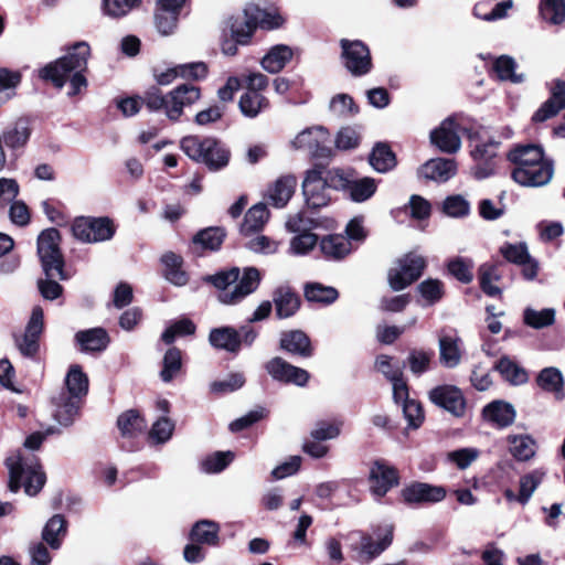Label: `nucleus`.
Masks as SVG:
<instances>
[{"label": "nucleus", "instance_id": "c9c22d12", "mask_svg": "<svg viewBox=\"0 0 565 565\" xmlns=\"http://www.w3.org/2000/svg\"><path fill=\"white\" fill-rule=\"evenodd\" d=\"M508 159L514 164V168H526L545 158L542 147L537 145H519L508 153Z\"/></svg>", "mask_w": 565, "mask_h": 565}, {"label": "nucleus", "instance_id": "69168bd1", "mask_svg": "<svg viewBox=\"0 0 565 565\" xmlns=\"http://www.w3.org/2000/svg\"><path fill=\"white\" fill-rule=\"evenodd\" d=\"M427 305H434L444 296V284L438 279H426L417 287Z\"/></svg>", "mask_w": 565, "mask_h": 565}, {"label": "nucleus", "instance_id": "7c9ffc66", "mask_svg": "<svg viewBox=\"0 0 565 565\" xmlns=\"http://www.w3.org/2000/svg\"><path fill=\"white\" fill-rule=\"evenodd\" d=\"M340 178V185L345 186L350 193V198L354 202H364L372 198L377 189L376 181L373 178L364 177L358 180H345L340 173L335 171Z\"/></svg>", "mask_w": 565, "mask_h": 565}, {"label": "nucleus", "instance_id": "6e6d98bb", "mask_svg": "<svg viewBox=\"0 0 565 565\" xmlns=\"http://www.w3.org/2000/svg\"><path fill=\"white\" fill-rule=\"evenodd\" d=\"M544 477V472L541 470H533L530 473L524 475L520 479V492L518 494V502L526 504L531 499L534 491L541 484Z\"/></svg>", "mask_w": 565, "mask_h": 565}, {"label": "nucleus", "instance_id": "603ef678", "mask_svg": "<svg viewBox=\"0 0 565 565\" xmlns=\"http://www.w3.org/2000/svg\"><path fill=\"white\" fill-rule=\"evenodd\" d=\"M65 383L68 396L79 398L88 391V379L78 365L71 366Z\"/></svg>", "mask_w": 565, "mask_h": 565}, {"label": "nucleus", "instance_id": "c85d7f7f", "mask_svg": "<svg viewBox=\"0 0 565 565\" xmlns=\"http://www.w3.org/2000/svg\"><path fill=\"white\" fill-rule=\"evenodd\" d=\"M565 107V82L556 81L552 96L533 115L532 119L543 122Z\"/></svg>", "mask_w": 565, "mask_h": 565}, {"label": "nucleus", "instance_id": "a18cd8bd", "mask_svg": "<svg viewBox=\"0 0 565 565\" xmlns=\"http://www.w3.org/2000/svg\"><path fill=\"white\" fill-rule=\"evenodd\" d=\"M225 232L221 227H207L198 232L192 243L195 246H200L202 249L216 250L221 247Z\"/></svg>", "mask_w": 565, "mask_h": 565}, {"label": "nucleus", "instance_id": "ea45409f", "mask_svg": "<svg viewBox=\"0 0 565 565\" xmlns=\"http://www.w3.org/2000/svg\"><path fill=\"white\" fill-rule=\"evenodd\" d=\"M369 162L375 171L385 173L396 166V158L388 145L379 142L374 146Z\"/></svg>", "mask_w": 565, "mask_h": 565}, {"label": "nucleus", "instance_id": "58836bf2", "mask_svg": "<svg viewBox=\"0 0 565 565\" xmlns=\"http://www.w3.org/2000/svg\"><path fill=\"white\" fill-rule=\"evenodd\" d=\"M516 62L509 55H501L493 61L492 71L502 82H511L514 84L523 83L524 74L515 73Z\"/></svg>", "mask_w": 565, "mask_h": 565}, {"label": "nucleus", "instance_id": "8fccbe9b", "mask_svg": "<svg viewBox=\"0 0 565 565\" xmlns=\"http://www.w3.org/2000/svg\"><path fill=\"white\" fill-rule=\"evenodd\" d=\"M536 383L545 392L561 393L564 386V379L557 367L550 366L539 373Z\"/></svg>", "mask_w": 565, "mask_h": 565}, {"label": "nucleus", "instance_id": "393cba45", "mask_svg": "<svg viewBox=\"0 0 565 565\" xmlns=\"http://www.w3.org/2000/svg\"><path fill=\"white\" fill-rule=\"evenodd\" d=\"M319 249L328 260L339 262L349 256L352 250L351 242L341 234H329L319 241Z\"/></svg>", "mask_w": 565, "mask_h": 565}, {"label": "nucleus", "instance_id": "dca6fc26", "mask_svg": "<svg viewBox=\"0 0 565 565\" xmlns=\"http://www.w3.org/2000/svg\"><path fill=\"white\" fill-rule=\"evenodd\" d=\"M397 470L384 460H376L370 469L371 491L377 498L384 497L398 484Z\"/></svg>", "mask_w": 565, "mask_h": 565}, {"label": "nucleus", "instance_id": "4be33fe9", "mask_svg": "<svg viewBox=\"0 0 565 565\" xmlns=\"http://www.w3.org/2000/svg\"><path fill=\"white\" fill-rule=\"evenodd\" d=\"M457 173V163L454 159L436 158L425 162L418 174L435 182H446Z\"/></svg>", "mask_w": 565, "mask_h": 565}, {"label": "nucleus", "instance_id": "2eb2a0df", "mask_svg": "<svg viewBox=\"0 0 565 565\" xmlns=\"http://www.w3.org/2000/svg\"><path fill=\"white\" fill-rule=\"evenodd\" d=\"M459 131L460 126L452 118H446L437 128L431 130L430 141L445 153H456L461 148Z\"/></svg>", "mask_w": 565, "mask_h": 565}, {"label": "nucleus", "instance_id": "09e8293b", "mask_svg": "<svg viewBox=\"0 0 565 565\" xmlns=\"http://www.w3.org/2000/svg\"><path fill=\"white\" fill-rule=\"evenodd\" d=\"M473 260L468 257L457 256L447 263L449 274L462 284H469L473 280Z\"/></svg>", "mask_w": 565, "mask_h": 565}, {"label": "nucleus", "instance_id": "4c0bfd02", "mask_svg": "<svg viewBox=\"0 0 565 565\" xmlns=\"http://www.w3.org/2000/svg\"><path fill=\"white\" fill-rule=\"evenodd\" d=\"M210 343L217 349L237 352L241 347L239 333L231 327L213 329L209 337Z\"/></svg>", "mask_w": 565, "mask_h": 565}, {"label": "nucleus", "instance_id": "864d4df0", "mask_svg": "<svg viewBox=\"0 0 565 565\" xmlns=\"http://www.w3.org/2000/svg\"><path fill=\"white\" fill-rule=\"evenodd\" d=\"M523 322L533 329L550 327L555 322V310L552 308L542 310L526 308L523 312Z\"/></svg>", "mask_w": 565, "mask_h": 565}, {"label": "nucleus", "instance_id": "72a5a7b5", "mask_svg": "<svg viewBox=\"0 0 565 565\" xmlns=\"http://www.w3.org/2000/svg\"><path fill=\"white\" fill-rule=\"evenodd\" d=\"M294 51L286 44H277L273 46L262 58V67L270 73H279L292 58Z\"/></svg>", "mask_w": 565, "mask_h": 565}, {"label": "nucleus", "instance_id": "a211bd4d", "mask_svg": "<svg viewBox=\"0 0 565 565\" xmlns=\"http://www.w3.org/2000/svg\"><path fill=\"white\" fill-rule=\"evenodd\" d=\"M446 494L444 487L426 482H413L402 490V498L408 504L437 503L443 501Z\"/></svg>", "mask_w": 565, "mask_h": 565}, {"label": "nucleus", "instance_id": "de8ad7c7", "mask_svg": "<svg viewBox=\"0 0 565 565\" xmlns=\"http://www.w3.org/2000/svg\"><path fill=\"white\" fill-rule=\"evenodd\" d=\"M495 370L513 385H521L527 382L526 371L507 356L501 358L497 362Z\"/></svg>", "mask_w": 565, "mask_h": 565}, {"label": "nucleus", "instance_id": "aec40b11", "mask_svg": "<svg viewBox=\"0 0 565 565\" xmlns=\"http://www.w3.org/2000/svg\"><path fill=\"white\" fill-rule=\"evenodd\" d=\"M297 186L295 175L287 174L279 177L266 191L265 199L270 205L281 209L287 205Z\"/></svg>", "mask_w": 565, "mask_h": 565}, {"label": "nucleus", "instance_id": "20e7f679", "mask_svg": "<svg viewBox=\"0 0 565 565\" xmlns=\"http://www.w3.org/2000/svg\"><path fill=\"white\" fill-rule=\"evenodd\" d=\"M181 149L190 159L204 163L211 171H218L230 162V150L214 138L188 136L181 140Z\"/></svg>", "mask_w": 565, "mask_h": 565}, {"label": "nucleus", "instance_id": "473e14b6", "mask_svg": "<svg viewBox=\"0 0 565 565\" xmlns=\"http://www.w3.org/2000/svg\"><path fill=\"white\" fill-rule=\"evenodd\" d=\"M509 452L518 461H527L536 454V441L527 434H511L507 437Z\"/></svg>", "mask_w": 565, "mask_h": 565}, {"label": "nucleus", "instance_id": "e2e57ef3", "mask_svg": "<svg viewBox=\"0 0 565 565\" xmlns=\"http://www.w3.org/2000/svg\"><path fill=\"white\" fill-rule=\"evenodd\" d=\"M21 81L17 72L0 68V106L11 99L14 95V88Z\"/></svg>", "mask_w": 565, "mask_h": 565}, {"label": "nucleus", "instance_id": "3c124183", "mask_svg": "<svg viewBox=\"0 0 565 565\" xmlns=\"http://www.w3.org/2000/svg\"><path fill=\"white\" fill-rule=\"evenodd\" d=\"M295 236L289 242L288 253L294 256L308 255L319 243L313 233L292 232Z\"/></svg>", "mask_w": 565, "mask_h": 565}, {"label": "nucleus", "instance_id": "9d476101", "mask_svg": "<svg viewBox=\"0 0 565 565\" xmlns=\"http://www.w3.org/2000/svg\"><path fill=\"white\" fill-rule=\"evenodd\" d=\"M428 398L434 405L455 417H462L466 413V398L456 385H438L428 392Z\"/></svg>", "mask_w": 565, "mask_h": 565}, {"label": "nucleus", "instance_id": "f8f14e48", "mask_svg": "<svg viewBox=\"0 0 565 565\" xmlns=\"http://www.w3.org/2000/svg\"><path fill=\"white\" fill-rule=\"evenodd\" d=\"M265 370L273 380L300 387L305 386L310 377L306 370L295 366L279 356L267 361Z\"/></svg>", "mask_w": 565, "mask_h": 565}, {"label": "nucleus", "instance_id": "cd10ccee", "mask_svg": "<svg viewBox=\"0 0 565 565\" xmlns=\"http://www.w3.org/2000/svg\"><path fill=\"white\" fill-rule=\"evenodd\" d=\"M244 12L254 25L264 30H275L285 23V19L276 9H262L258 6L249 4Z\"/></svg>", "mask_w": 565, "mask_h": 565}, {"label": "nucleus", "instance_id": "c03bdc74", "mask_svg": "<svg viewBox=\"0 0 565 565\" xmlns=\"http://www.w3.org/2000/svg\"><path fill=\"white\" fill-rule=\"evenodd\" d=\"M118 428L122 436L134 437L142 433L147 424L138 411L129 409L122 413L117 419Z\"/></svg>", "mask_w": 565, "mask_h": 565}, {"label": "nucleus", "instance_id": "338daca9", "mask_svg": "<svg viewBox=\"0 0 565 565\" xmlns=\"http://www.w3.org/2000/svg\"><path fill=\"white\" fill-rule=\"evenodd\" d=\"M179 15L156 7L154 24L158 32L162 35H170L174 32Z\"/></svg>", "mask_w": 565, "mask_h": 565}, {"label": "nucleus", "instance_id": "bf43d9fd", "mask_svg": "<svg viewBox=\"0 0 565 565\" xmlns=\"http://www.w3.org/2000/svg\"><path fill=\"white\" fill-rule=\"evenodd\" d=\"M234 459L232 451H216L206 456L201 461V470L205 473H218L223 471Z\"/></svg>", "mask_w": 565, "mask_h": 565}, {"label": "nucleus", "instance_id": "052dcab7", "mask_svg": "<svg viewBox=\"0 0 565 565\" xmlns=\"http://www.w3.org/2000/svg\"><path fill=\"white\" fill-rule=\"evenodd\" d=\"M320 226L318 218L311 217L307 212L300 211L290 215L286 221V228L288 232H303L311 233L312 230Z\"/></svg>", "mask_w": 565, "mask_h": 565}, {"label": "nucleus", "instance_id": "0e129e2a", "mask_svg": "<svg viewBox=\"0 0 565 565\" xmlns=\"http://www.w3.org/2000/svg\"><path fill=\"white\" fill-rule=\"evenodd\" d=\"M375 367L391 383L404 376L403 366L398 362H394L393 358L386 354H381L376 358Z\"/></svg>", "mask_w": 565, "mask_h": 565}, {"label": "nucleus", "instance_id": "39448f33", "mask_svg": "<svg viewBox=\"0 0 565 565\" xmlns=\"http://www.w3.org/2000/svg\"><path fill=\"white\" fill-rule=\"evenodd\" d=\"M61 235L56 228H46L38 237V255L46 277L67 279L64 258L60 249Z\"/></svg>", "mask_w": 565, "mask_h": 565}, {"label": "nucleus", "instance_id": "b1692460", "mask_svg": "<svg viewBox=\"0 0 565 565\" xmlns=\"http://www.w3.org/2000/svg\"><path fill=\"white\" fill-rule=\"evenodd\" d=\"M328 132L322 127H310L299 132L292 141L297 149L307 150L311 156L319 157L324 149Z\"/></svg>", "mask_w": 565, "mask_h": 565}, {"label": "nucleus", "instance_id": "9b49d317", "mask_svg": "<svg viewBox=\"0 0 565 565\" xmlns=\"http://www.w3.org/2000/svg\"><path fill=\"white\" fill-rule=\"evenodd\" d=\"M499 147L500 142L494 139H489L488 141L473 146L470 153L476 162L472 169L476 179L483 180L494 174L497 167L495 157Z\"/></svg>", "mask_w": 565, "mask_h": 565}, {"label": "nucleus", "instance_id": "774afa93", "mask_svg": "<svg viewBox=\"0 0 565 565\" xmlns=\"http://www.w3.org/2000/svg\"><path fill=\"white\" fill-rule=\"evenodd\" d=\"M140 2L141 0H103V10L111 18H121Z\"/></svg>", "mask_w": 565, "mask_h": 565}, {"label": "nucleus", "instance_id": "5701e85b", "mask_svg": "<svg viewBox=\"0 0 565 565\" xmlns=\"http://www.w3.org/2000/svg\"><path fill=\"white\" fill-rule=\"evenodd\" d=\"M273 302L278 319L290 318L300 308L299 296L288 285H281L273 291Z\"/></svg>", "mask_w": 565, "mask_h": 565}, {"label": "nucleus", "instance_id": "bb28decb", "mask_svg": "<svg viewBox=\"0 0 565 565\" xmlns=\"http://www.w3.org/2000/svg\"><path fill=\"white\" fill-rule=\"evenodd\" d=\"M280 349L302 358L312 355V347L309 337L301 330L285 331L280 334Z\"/></svg>", "mask_w": 565, "mask_h": 565}, {"label": "nucleus", "instance_id": "c756f323", "mask_svg": "<svg viewBox=\"0 0 565 565\" xmlns=\"http://www.w3.org/2000/svg\"><path fill=\"white\" fill-rule=\"evenodd\" d=\"M190 540L193 543L207 546H218L220 524L212 520H200L192 525Z\"/></svg>", "mask_w": 565, "mask_h": 565}, {"label": "nucleus", "instance_id": "f257e3e1", "mask_svg": "<svg viewBox=\"0 0 565 565\" xmlns=\"http://www.w3.org/2000/svg\"><path fill=\"white\" fill-rule=\"evenodd\" d=\"M89 55L90 47L88 43L84 41L76 42L64 56L45 65L40 71V77L51 81L58 88H62L70 81L71 90L68 95H76L87 86L84 72L87 68Z\"/></svg>", "mask_w": 565, "mask_h": 565}, {"label": "nucleus", "instance_id": "0eeeda50", "mask_svg": "<svg viewBox=\"0 0 565 565\" xmlns=\"http://www.w3.org/2000/svg\"><path fill=\"white\" fill-rule=\"evenodd\" d=\"M71 228L76 239L88 244L109 241L116 233L114 222L107 216H79L74 220Z\"/></svg>", "mask_w": 565, "mask_h": 565}, {"label": "nucleus", "instance_id": "f3484780", "mask_svg": "<svg viewBox=\"0 0 565 565\" xmlns=\"http://www.w3.org/2000/svg\"><path fill=\"white\" fill-rule=\"evenodd\" d=\"M260 274L255 267L244 269L242 277L233 286L232 291H225L218 295V300L225 305H234L242 301L245 297L253 294L259 286Z\"/></svg>", "mask_w": 565, "mask_h": 565}, {"label": "nucleus", "instance_id": "f03ea898", "mask_svg": "<svg viewBox=\"0 0 565 565\" xmlns=\"http://www.w3.org/2000/svg\"><path fill=\"white\" fill-rule=\"evenodd\" d=\"M201 98L200 87L193 84H181L163 94L157 86L149 87L142 95V102L149 111L163 113L171 121H178L186 108L192 107Z\"/></svg>", "mask_w": 565, "mask_h": 565}, {"label": "nucleus", "instance_id": "6ab92c4d", "mask_svg": "<svg viewBox=\"0 0 565 565\" xmlns=\"http://www.w3.org/2000/svg\"><path fill=\"white\" fill-rule=\"evenodd\" d=\"M31 137V129L25 120H18L0 134V143L15 158L24 149Z\"/></svg>", "mask_w": 565, "mask_h": 565}, {"label": "nucleus", "instance_id": "423d86ee", "mask_svg": "<svg viewBox=\"0 0 565 565\" xmlns=\"http://www.w3.org/2000/svg\"><path fill=\"white\" fill-rule=\"evenodd\" d=\"M331 171H326L322 166H316L306 172L302 181V194L308 207H324L331 201L332 186L329 175Z\"/></svg>", "mask_w": 565, "mask_h": 565}, {"label": "nucleus", "instance_id": "4468645a", "mask_svg": "<svg viewBox=\"0 0 565 565\" xmlns=\"http://www.w3.org/2000/svg\"><path fill=\"white\" fill-rule=\"evenodd\" d=\"M553 173V162L543 159L526 168H514L511 177L523 186H542L551 181Z\"/></svg>", "mask_w": 565, "mask_h": 565}, {"label": "nucleus", "instance_id": "79ce46f5", "mask_svg": "<svg viewBox=\"0 0 565 565\" xmlns=\"http://www.w3.org/2000/svg\"><path fill=\"white\" fill-rule=\"evenodd\" d=\"M78 409V398L62 393L56 401V411L54 413V418L60 425L67 427L72 425Z\"/></svg>", "mask_w": 565, "mask_h": 565}, {"label": "nucleus", "instance_id": "412c9836", "mask_svg": "<svg viewBox=\"0 0 565 565\" xmlns=\"http://www.w3.org/2000/svg\"><path fill=\"white\" fill-rule=\"evenodd\" d=\"M482 416L487 423L498 428H507L514 423L516 411L512 404L497 399L483 407Z\"/></svg>", "mask_w": 565, "mask_h": 565}, {"label": "nucleus", "instance_id": "680f3d73", "mask_svg": "<svg viewBox=\"0 0 565 565\" xmlns=\"http://www.w3.org/2000/svg\"><path fill=\"white\" fill-rule=\"evenodd\" d=\"M433 355V352L417 349L412 350L406 360L411 372L416 376L426 373L430 367Z\"/></svg>", "mask_w": 565, "mask_h": 565}, {"label": "nucleus", "instance_id": "ddd939ff", "mask_svg": "<svg viewBox=\"0 0 565 565\" xmlns=\"http://www.w3.org/2000/svg\"><path fill=\"white\" fill-rule=\"evenodd\" d=\"M350 540L352 541L350 547L355 552L358 562L367 564L391 544L392 534L390 532L380 542H375L369 534L352 532Z\"/></svg>", "mask_w": 565, "mask_h": 565}, {"label": "nucleus", "instance_id": "2f4dec72", "mask_svg": "<svg viewBox=\"0 0 565 565\" xmlns=\"http://www.w3.org/2000/svg\"><path fill=\"white\" fill-rule=\"evenodd\" d=\"M75 341L81 345L83 352H102L109 344V337L103 328H92L78 331Z\"/></svg>", "mask_w": 565, "mask_h": 565}, {"label": "nucleus", "instance_id": "37998d69", "mask_svg": "<svg viewBox=\"0 0 565 565\" xmlns=\"http://www.w3.org/2000/svg\"><path fill=\"white\" fill-rule=\"evenodd\" d=\"M268 217L269 212L266 207V204H255L245 214L244 222L241 226L242 233L247 235L260 231L265 223L268 221Z\"/></svg>", "mask_w": 565, "mask_h": 565}, {"label": "nucleus", "instance_id": "4d7b16f0", "mask_svg": "<svg viewBox=\"0 0 565 565\" xmlns=\"http://www.w3.org/2000/svg\"><path fill=\"white\" fill-rule=\"evenodd\" d=\"M239 269L233 267L228 270H221L214 275H209L203 278L204 281L212 284L220 290V294L232 291L233 286L238 280Z\"/></svg>", "mask_w": 565, "mask_h": 565}, {"label": "nucleus", "instance_id": "13d9d810", "mask_svg": "<svg viewBox=\"0 0 565 565\" xmlns=\"http://www.w3.org/2000/svg\"><path fill=\"white\" fill-rule=\"evenodd\" d=\"M540 13L545 21L561 24L565 20V2L564 0H541Z\"/></svg>", "mask_w": 565, "mask_h": 565}, {"label": "nucleus", "instance_id": "49530a36", "mask_svg": "<svg viewBox=\"0 0 565 565\" xmlns=\"http://www.w3.org/2000/svg\"><path fill=\"white\" fill-rule=\"evenodd\" d=\"M305 297L310 302L330 305L338 299L339 292L333 287L324 286L319 282H310L305 287Z\"/></svg>", "mask_w": 565, "mask_h": 565}, {"label": "nucleus", "instance_id": "f704fd0d", "mask_svg": "<svg viewBox=\"0 0 565 565\" xmlns=\"http://www.w3.org/2000/svg\"><path fill=\"white\" fill-rule=\"evenodd\" d=\"M67 534V521L62 514H54L47 520L42 530V540L52 550L56 551Z\"/></svg>", "mask_w": 565, "mask_h": 565}, {"label": "nucleus", "instance_id": "5fc2aeb1", "mask_svg": "<svg viewBox=\"0 0 565 565\" xmlns=\"http://www.w3.org/2000/svg\"><path fill=\"white\" fill-rule=\"evenodd\" d=\"M162 366L160 377L164 383H169L182 367L181 351L177 348H170L163 356Z\"/></svg>", "mask_w": 565, "mask_h": 565}, {"label": "nucleus", "instance_id": "a878e982", "mask_svg": "<svg viewBox=\"0 0 565 565\" xmlns=\"http://www.w3.org/2000/svg\"><path fill=\"white\" fill-rule=\"evenodd\" d=\"M462 341L457 334H441L439 337V361L443 366L454 369L462 358Z\"/></svg>", "mask_w": 565, "mask_h": 565}, {"label": "nucleus", "instance_id": "7ed1b4c3", "mask_svg": "<svg viewBox=\"0 0 565 565\" xmlns=\"http://www.w3.org/2000/svg\"><path fill=\"white\" fill-rule=\"evenodd\" d=\"M6 465L9 470L10 491L18 492L21 487L28 495H35L41 491L46 478L34 455L13 454L7 458Z\"/></svg>", "mask_w": 565, "mask_h": 565}, {"label": "nucleus", "instance_id": "e433bc0d", "mask_svg": "<svg viewBox=\"0 0 565 565\" xmlns=\"http://www.w3.org/2000/svg\"><path fill=\"white\" fill-rule=\"evenodd\" d=\"M161 262L164 266L163 275L169 282L178 287H182L188 284L189 276L182 269L183 259L181 256L169 252L162 255Z\"/></svg>", "mask_w": 565, "mask_h": 565}, {"label": "nucleus", "instance_id": "a19ab883", "mask_svg": "<svg viewBox=\"0 0 565 565\" xmlns=\"http://www.w3.org/2000/svg\"><path fill=\"white\" fill-rule=\"evenodd\" d=\"M268 105V99L262 93L254 90H246L238 102L242 114L248 118L257 117Z\"/></svg>", "mask_w": 565, "mask_h": 565}, {"label": "nucleus", "instance_id": "6e6552de", "mask_svg": "<svg viewBox=\"0 0 565 565\" xmlns=\"http://www.w3.org/2000/svg\"><path fill=\"white\" fill-rule=\"evenodd\" d=\"M341 60L353 76H363L372 68V58L367 45L361 40H340Z\"/></svg>", "mask_w": 565, "mask_h": 565}, {"label": "nucleus", "instance_id": "1a4fd4ad", "mask_svg": "<svg viewBox=\"0 0 565 565\" xmlns=\"http://www.w3.org/2000/svg\"><path fill=\"white\" fill-rule=\"evenodd\" d=\"M425 266L424 257L416 254L405 255L398 260L396 267L388 271L391 288L395 291L405 289L420 277Z\"/></svg>", "mask_w": 565, "mask_h": 565}]
</instances>
